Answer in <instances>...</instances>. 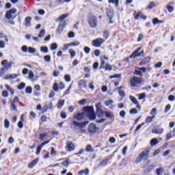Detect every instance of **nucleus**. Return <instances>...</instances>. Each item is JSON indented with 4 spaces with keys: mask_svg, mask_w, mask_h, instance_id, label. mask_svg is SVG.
Here are the masks:
<instances>
[{
    "mask_svg": "<svg viewBox=\"0 0 175 175\" xmlns=\"http://www.w3.org/2000/svg\"><path fill=\"white\" fill-rule=\"evenodd\" d=\"M150 151L151 148L150 147L146 148L142 151L135 160V163H140L142 161H147L150 158Z\"/></svg>",
    "mask_w": 175,
    "mask_h": 175,
    "instance_id": "f257e3e1",
    "label": "nucleus"
},
{
    "mask_svg": "<svg viewBox=\"0 0 175 175\" xmlns=\"http://www.w3.org/2000/svg\"><path fill=\"white\" fill-rule=\"evenodd\" d=\"M72 124L75 129L76 130L79 129V131H77V133H84L85 132V130L83 129L87 126V125L88 124V122H79L76 120H73L72 122Z\"/></svg>",
    "mask_w": 175,
    "mask_h": 175,
    "instance_id": "f03ea898",
    "label": "nucleus"
},
{
    "mask_svg": "<svg viewBox=\"0 0 175 175\" xmlns=\"http://www.w3.org/2000/svg\"><path fill=\"white\" fill-rule=\"evenodd\" d=\"M143 81V79L137 77H133L130 80L131 86L133 88H136L140 85V83Z\"/></svg>",
    "mask_w": 175,
    "mask_h": 175,
    "instance_id": "7ed1b4c3",
    "label": "nucleus"
},
{
    "mask_svg": "<svg viewBox=\"0 0 175 175\" xmlns=\"http://www.w3.org/2000/svg\"><path fill=\"white\" fill-rule=\"evenodd\" d=\"M88 23L92 28H96L98 25V18L95 16H92L88 19Z\"/></svg>",
    "mask_w": 175,
    "mask_h": 175,
    "instance_id": "20e7f679",
    "label": "nucleus"
},
{
    "mask_svg": "<svg viewBox=\"0 0 175 175\" xmlns=\"http://www.w3.org/2000/svg\"><path fill=\"white\" fill-rule=\"evenodd\" d=\"M17 10L16 8H12L5 12V18H7L8 20L12 21L14 20L16 18L15 16H13L12 14H15L16 13Z\"/></svg>",
    "mask_w": 175,
    "mask_h": 175,
    "instance_id": "39448f33",
    "label": "nucleus"
},
{
    "mask_svg": "<svg viewBox=\"0 0 175 175\" xmlns=\"http://www.w3.org/2000/svg\"><path fill=\"white\" fill-rule=\"evenodd\" d=\"M142 48H138L135 50L130 56V58H137L139 57H142V55H144V51H142Z\"/></svg>",
    "mask_w": 175,
    "mask_h": 175,
    "instance_id": "423d86ee",
    "label": "nucleus"
},
{
    "mask_svg": "<svg viewBox=\"0 0 175 175\" xmlns=\"http://www.w3.org/2000/svg\"><path fill=\"white\" fill-rule=\"evenodd\" d=\"M146 72H147V68L144 67H137L135 70L134 75H135V76H140V77H142V76H143V73H146Z\"/></svg>",
    "mask_w": 175,
    "mask_h": 175,
    "instance_id": "0eeeda50",
    "label": "nucleus"
},
{
    "mask_svg": "<svg viewBox=\"0 0 175 175\" xmlns=\"http://www.w3.org/2000/svg\"><path fill=\"white\" fill-rule=\"evenodd\" d=\"M98 114H101L103 116V114H105L106 118H109V120H114V113H113V112H109V111H103V110H100L98 111Z\"/></svg>",
    "mask_w": 175,
    "mask_h": 175,
    "instance_id": "6e6552de",
    "label": "nucleus"
},
{
    "mask_svg": "<svg viewBox=\"0 0 175 175\" xmlns=\"http://www.w3.org/2000/svg\"><path fill=\"white\" fill-rule=\"evenodd\" d=\"M88 131L89 133L94 134L96 133V132L99 131V129L96 126V125H95V124L92 123L88 126Z\"/></svg>",
    "mask_w": 175,
    "mask_h": 175,
    "instance_id": "1a4fd4ad",
    "label": "nucleus"
},
{
    "mask_svg": "<svg viewBox=\"0 0 175 175\" xmlns=\"http://www.w3.org/2000/svg\"><path fill=\"white\" fill-rule=\"evenodd\" d=\"M163 132V128H161L159 126H156L152 129V133H154V135H162Z\"/></svg>",
    "mask_w": 175,
    "mask_h": 175,
    "instance_id": "9d476101",
    "label": "nucleus"
},
{
    "mask_svg": "<svg viewBox=\"0 0 175 175\" xmlns=\"http://www.w3.org/2000/svg\"><path fill=\"white\" fill-rule=\"evenodd\" d=\"M105 43V40L102 38H97L92 41V46L94 47H100Z\"/></svg>",
    "mask_w": 175,
    "mask_h": 175,
    "instance_id": "9b49d317",
    "label": "nucleus"
},
{
    "mask_svg": "<svg viewBox=\"0 0 175 175\" xmlns=\"http://www.w3.org/2000/svg\"><path fill=\"white\" fill-rule=\"evenodd\" d=\"M65 27H66V21H63L60 23L57 30V33H59V35H61V33L64 32Z\"/></svg>",
    "mask_w": 175,
    "mask_h": 175,
    "instance_id": "f8f14e48",
    "label": "nucleus"
},
{
    "mask_svg": "<svg viewBox=\"0 0 175 175\" xmlns=\"http://www.w3.org/2000/svg\"><path fill=\"white\" fill-rule=\"evenodd\" d=\"M73 118L74 120H77V121H81V120L84 119V113H74Z\"/></svg>",
    "mask_w": 175,
    "mask_h": 175,
    "instance_id": "ddd939ff",
    "label": "nucleus"
},
{
    "mask_svg": "<svg viewBox=\"0 0 175 175\" xmlns=\"http://www.w3.org/2000/svg\"><path fill=\"white\" fill-rule=\"evenodd\" d=\"M75 147V144L72 142H68L66 146V150L68 152L74 151Z\"/></svg>",
    "mask_w": 175,
    "mask_h": 175,
    "instance_id": "4468645a",
    "label": "nucleus"
},
{
    "mask_svg": "<svg viewBox=\"0 0 175 175\" xmlns=\"http://www.w3.org/2000/svg\"><path fill=\"white\" fill-rule=\"evenodd\" d=\"M78 85L79 88H84L85 90H87V81L85 80H79L78 82Z\"/></svg>",
    "mask_w": 175,
    "mask_h": 175,
    "instance_id": "2eb2a0df",
    "label": "nucleus"
},
{
    "mask_svg": "<svg viewBox=\"0 0 175 175\" xmlns=\"http://www.w3.org/2000/svg\"><path fill=\"white\" fill-rule=\"evenodd\" d=\"M83 111L88 113V116L94 113V108L92 107H84Z\"/></svg>",
    "mask_w": 175,
    "mask_h": 175,
    "instance_id": "dca6fc26",
    "label": "nucleus"
},
{
    "mask_svg": "<svg viewBox=\"0 0 175 175\" xmlns=\"http://www.w3.org/2000/svg\"><path fill=\"white\" fill-rule=\"evenodd\" d=\"M38 162H39V159H36L31 163H29L28 167L29 169H32L36 165H38Z\"/></svg>",
    "mask_w": 175,
    "mask_h": 175,
    "instance_id": "f3484780",
    "label": "nucleus"
},
{
    "mask_svg": "<svg viewBox=\"0 0 175 175\" xmlns=\"http://www.w3.org/2000/svg\"><path fill=\"white\" fill-rule=\"evenodd\" d=\"M69 16V14H62V16H60L57 20L56 21H59L60 23H64V20H65V18H66V17H68Z\"/></svg>",
    "mask_w": 175,
    "mask_h": 175,
    "instance_id": "a211bd4d",
    "label": "nucleus"
},
{
    "mask_svg": "<svg viewBox=\"0 0 175 175\" xmlns=\"http://www.w3.org/2000/svg\"><path fill=\"white\" fill-rule=\"evenodd\" d=\"M31 21H32V18L31 16H27L25 18V27L29 28V27H31Z\"/></svg>",
    "mask_w": 175,
    "mask_h": 175,
    "instance_id": "6ab92c4d",
    "label": "nucleus"
},
{
    "mask_svg": "<svg viewBox=\"0 0 175 175\" xmlns=\"http://www.w3.org/2000/svg\"><path fill=\"white\" fill-rule=\"evenodd\" d=\"M107 15L108 16L109 18H113L114 16V11L111 9L107 10Z\"/></svg>",
    "mask_w": 175,
    "mask_h": 175,
    "instance_id": "aec40b11",
    "label": "nucleus"
},
{
    "mask_svg": "<svg viewBox=\"0 0 175 175\" xmlns=\"http://www.w3.org/2000/svg\"><path fill=\"white\" fill-rule=\"evenodd\" d=\"M159 142L158 141V139L157 138H153L150 140V144L152 147H155L157 144H158Z\"/></svg>",
    "mask_w": 175,
    "mask_h": 175,
    "instance_id": "412c9836",
    "label": "nucleus"
},
{
    "mask_svg": "<svg viewBox=\"0 0 175 175\" xmlns=\"http://www.w3.org/2000/svg\"><path fill=\"white\" fill-rule=\"evenodd\" d=\"M89 175L90 174V170L86 168L85 170H82L78 172V175Z\"/></svg>",
    "mask_w": 175,
    "mask_h": 175,
    "instance_id": "4be33fe9",
    "label": "nucleus"
},
{
    "mask_svg": "<svg viewBox=\"0 0 175 175\" xmlns=\"http://www.w3.org/2000/svg\"><path fill=\"white\" fill-rule=\"evenodd\" d=\"M148 62H150V57H146L139 63V66H144V65L148 64Z\"/></svg>",
    "mask_w": 175,
    "mask_h": 175,
    "instance_id": "5701e85b",
    "label": "nucleus"
},
{
    "mask_svg": "<svg viewBox=\"0 0 175 175\" xmlns=\"http://www.w3.org/2000/svg\"><path fill=\"white\" fill-rule=\"evenodd\" d=\"M40 51L41 53H44V54H47L49 53V48L47 46H42L40 47Z\"/></svg>",
    "mask_w": 175,
    "mask_h": 175,
    "instance_id": "b1692460",
    "label": "nucleus"
},
{
    "mask_svg": "<svg viewBox=\"0 0 175 175\" xmlns=\"http://www.w3.org/2000/svg\"><path fill=\"white\" fill-rule=\"evenodd\" d=\"M88 117L90 121H94L96 118V116L94 112L88 115Z\"/></svg>",
    "mask_w": 175,
    "mask_h": 175,
    "instance_id": "393cba45",
    "label": "nucleus"
},
{
    "mask_svg": "<svg viewBox=\"0 0 175 175\" xmlns=\"http://www.w3.org/2000/svg\"><path fill=\"white\" fill-rule=\"evenodd\" d=\"M68 52L70 53V58H75V57H76V51H74L73 49H70Z\"/></svg>",
    "mask_w": 175,
    "mask_h": 175,
    "instance_id": "a878e982",
    "label": "nucleus"
},
{
    "mask_svg": "<svg viewBox=\"0 0 175 175\" xmlns=\"http://www.w3.org/2000/svg\"><path fill=\"white\" fill-rule=\"evenodd\" d=\"M85 152H94V148H92V146H91V145L86 146Z\"/></svg>",
    "mask_w": 175,
    "mask_h": 175,
    "instance_id": "bb28decb",
    "label": "nucleus"
},
{
    "mask_svg": "<svg viewBox=\"0 0 175 175\" xmlns=\"http://www.w3.org/2000/svg\"><path fill=\"white\" fill-rule=\"evenodd\" d=\"M109 162L108 159L103 160L100 163L98 164V167H100V166H106Z\"/></svg>",
    "mask_w": 175,
    "mask_h": 175,
    "instance_id": "cd10ccee",
    "label": "nucleus"
},
{
    "mask_svg": "<svg viewBox=\"0 0 175 175\" xmlns=\"http://www.w3.org/2000/svg\"><path fill=\"white\" fill-rule=\"evenodd\" d=\"M154 118H155V116H148L146 119V124H150V122H152V120H154Z\"/></svg>",
    "mask_w": 175,
    "mask_h": 175,
    "instance_id": "c85d7f7f",
    "label": "nucleus"
},
{
    "mask_svg": "<svg viewBox=\"0 0 175 175\" xmlns=\"http://www.w3.org/2000/svg\"><path fill=\"white\" fill-rule=\"evenodd\" d=\"M70 47H76L77 46H80V42L79 41H74L72 42H70Z\"/></svg>",
    "mask_w": 175,
    "mask_h": 175,
    "instance_id": "c756f323",
    "label": "nucleus"
},
{
    "mask_svg": "<svg viewBox=\"0 0 175 175\" xmlns=\"http://www.w3.org/2000/svg\"><path fill=\"white\" fill-rule=\"evenodd\" d=\"M65 105V100H59L58 102L57 109H62V106Z\"/></svg>",
    "mask_w": 175,
    "mask_h": 175,
    "instance_id": "7c9ffc66",
    "label": "nucleus"
},
{
    "mask_svg": "<svg viewBox=\"0 0 175 175\" xmlns=\"http://www.w3.org/2000/svg\"><path fill=\"white\" fill-rule=\"evenodd\" d=\"M129 99L134 103V105H137L139 103V101H137V99H136L135 96H130Z\"/></svg>",
    "mask_w": 175,
    "mask_h": 175,
    "instance_id": "2f4dec72",
    "label": "nucleus"
},
{
    "mask_svg": "<svg viewBox=\"0 0 175 175\" xmlns=\"http://www.w3.org/2000/svg\"><path fill=\"white\" fill-rule=\"evenodd\" d=\"M156 174L157 175H162L163 174V168L159 167L156 170Z\"/></svg>",
    "mask_w": 175,
    "mask_h": 175,
    "instance_id": "473e14b6",
    "label": "nucleus"
},
{
    "mask_svg": "<svg viewBox=\"0 0 175 175\" xmlns=\"http://www.w3.org/2000/svg\"><path fill=\"white\" fill-rule=\"evenodd\" d=\"M143 99H146V93L138 94V100H143Z\"/></svg>",
    "mask_w": 175,
    "mask_h": 175,
    "instance_id": "72a5a7b5",
    "label": "nucleus"
},
{
    "mask_svg": "<svg viewBox=\"0 0 175 175\" xmlns=\"http://www.w3.org/2000/svg\"><path fill=\"white\" fill-rule=\"evenodd\" d=\"M66 161H63L62 163H61V165H62L63 166H66L68 167L69 166V165H70V163H69V159L66 158L65 159Z\"/></svg>",
    "mask_w": 175,
    "mask_h": 175,
    "instance_id": "f704fd0d",
    "label": "nucleus"
},
{
    "mask_svg": "<svg viewBox=\"0 0 175 175\" xmlns=\"http://www.w3.org/2000/svg\"><path fill=\"white\" fill-rule=\"evenodd\" d=\"M9 126H10V122L7 119L4 120V127L5 129H9Z\"/></svg>",
    "mask_w": 175,
    "mask_h": 175,
    "instance_id": "c9c22d12",
    "label": "nucleus"
},
{
    "mask_svg": "<svg viewBox=\"0 0 175 175\" xmlns=\"http://www.w3.org/2000/svg\"><path fill=\"white\" fill-rule=\"evenodd\" d=\"M166 8L167 10V12H169V13H172V12L174 10V8H173V6L170 5H167Z\"/></svg>",
    "mask_w": 175,
    "mask_h": 175,
    "instance_id": "e433bc0d",
    "label": "nucleus"
},
{
    "mask_svg": "<svg viewBox=\"0 0 175 175\" xmlns=\"http://www.w3.org/2000/svg\"><path fill=\"white\" fill-rule=\"evenodd\" d=\"M64 79L66 81V83H70V81H72V78L70 77V75H65Z\"/></svg>",
    "mask_w": 175,
    "mask_h": 175,
    "instance_id": "4c0bfd02",
    "label": "nucleus"
},
{
    "mask_svg": "<svg viewBox=\"0 0 175 175\" xmlns=\"http://www.w3.org/2000/svg\"><path fill=\"white\" fill-rule=\"evenodd\" d=\"M13 62H10L7 65L5 66V69L8 70V69H10L12 66H13Z\"/></svg>",
    "mask_w": 175,
    "mask_h": 175,
    "instance_id": "58836bf2",
    "label": "nucleus"
},
{
    "mask_svg": "<svg viewBox=\"0 0 175 175\" xmlns=\"http://www.w3.org/2000/svg\"><path fill=\"white\" fill-rule=\"evenodd\" d=\"M25 88V83H21L18 86V90H19L20 91L24 90Z\"/></svg>",
    "mask_w": 175,
    "mask_h": 175,
    "instance_id": "ea45409f",
    "label": "nucleus"
},
{
    "mask_svg": "<svg viewBox=\"0 0 175 175\" xmlns=\"http://www.w3.org/2000/svg\"><path fill=\"white\" fill-rule=\"evenodd\" d=\"M46 35V30L42 29L40 31L38 34V38H43Z\"/></svg>",
    "mask_w": 175,
    "mask_h": 175,
    "instance_id": "a19ab883",
    "label": "nucleus"
},
{
    "mask_svg": "<svg viewBox=\"0 0 175 175\" xmlns=\"http://www.w3.org/2000/svg\"><path fill=\"white\" fill-rule=\"evenodd\" d=\"M57 49H58V44H57V43L51 44V50L54 51V50H57Z\"/></svg>",
    "mask_w": 175,
    "mask_h": 175,
    "instance_id": "79ce46f5",
    "label": "nucleus"
},
{
    "mask_svg": "<svg viewBox=\"0 0 175 175\" xmlns=\"http://www.w3.org/2000/svg\"><path fill=\"white\" fill-rule=\"evenodd\" d=\"M28 51L30 54H35V53H36V49L30 46L28 48Z\"/></svg>",
    "mask_w": 175,
    "mask_h": 175,
    "instance_id": "37998d69",
    "label": "nucleus"
},
{
    "mask_svg": "<svg viewBox=\"0 0 175 175\" xmlns=\"http://www.w3.org/2000/svg\"><path fill=\"white\" fill-rule=\"evenodd\" d=\"M157 108H153L151 111H150V116H157Z\"/></svg>",
    "mask_w": 175,
    "mask_h": 175,
    "instance_id": "c03bdc74",
    "label": "nucleus"
},
{
    "mask_svg": "<svg viewBox=\"0 0 175 175\" xmlns=\"http://www.w3.org/2000/svg\"><path fill=\"white\" fill-rule=\"evenodd\" d=\"M104 68L105 69V70H113V68L109 64H107L105 66H104Z\"/></svg>",
    "mask_w": 175,
    "mask_h": 175,
    "instance_id": "a18cd8bd",
    "label": "nucleus"
},
{
    "mask_svg": "<svg viewBox=\"0 0 175 175\" xmlns=\"http://www.w3.org/2000/svg\"><path fill=\"white\" fill-rule=\"evenodd\" d=\"M106 64V62L105 60L101 59L100 60V66L99 67V69H105V64Z\"/></svg>",
    "mask_w": 175,
    "mask_h": 175,
    "instance_id": "49530a36",
    "label": "nucleus"
},
{
    "mask_svg": "<svg viewBox=\"0 0 175 175\" xmlns=\"http://www.w3.org/2000/svg\"><path fill=\"white\" fill-rule=\"evenodd\" d=\"M53 89L55 91V92H57L58 90H59V88H58V83H55L53 86Z\"/></svg>",
    "mask_w": 175,
    "mask_h": 175,
    "instance_id": "de8ad7c7",
    "label": "nucleus"
},
{
    "mask_svg": "<svg viewBox=\"0 0 175 175\" xmlns=\"http://www.w3.org/2000/svg\"><path fill=\"white\" fill-rule=\"evenodd\" d=\"M83 51L85 53V54H90V52L91 51V49L88 46H85L83 48Z\"/></svg>",
    "mask_w": 175,
    "mask_h": 175,
    "instance_id": "09e8293b",
    "label": "nucleus"
},
{
    "mask_svg": "<svg viewBox=\"0 0 175 175\" xmlns=\"http://www.w3.org/2000/svg\"><path fill=\"white\" fill-rule=\"evenodd\" d=\"M45 62H50L51 61V57L50 55H46L44 57Z\"/></svg>",
    "mask_w": 175,
    "mask_h": 175,
    "instance_id": "8fccbe9b",
    "label": "nucleus"
},
{
    "mask_svg": "<svg viewBox=\"0 0 175 175\" xmlns=\"http://www.w3.org/2000/svg\"><path fill=\"white\" fill-rule=\"evenodd\" d=\"M26 94H32V88L27 87L25 89Z\"/></svg>",
    "mask_w": 175,
    "mask_h": 175,
    "instance_id": "3c124183",
    "label": "nucleus"
},
{
    "mask_svg": "<svg viewBox=\"0 0 175 175\" xmlns=\"http://www.w3.org/2000/svg\"><path fill=\"white\" fill-rule=\"evenodd\" d=\"M154 6H155V2L152 1V2L150 3V4H149V5L148 6L147 8L151 10V9H152Z\"/></svg>",
    "mask_w": 175,
    "mask_h": 175,
    "instance_id": "603ef678",
    "label": "nucleus"
},
{
    "mask_svg": "<svg viewBox=\"0 0 175 175\" xmlns=\"http://www.w3.org/2000/svg\"><path fill=\"white\" fill-rule=\"evenodd\" d=\"M113 100L109 99V100L105 101V106H110V105H113Z\"/></svg>",
    "mask_w": 175,
    "mask_h": 175,
    "instance_id": "864d4df0",
    "label": "nucleus"
},
{
    "mask_svg": "<svg viewBox=\"0 0 175 175\" xmlns=\"http://www.w3.org/2000/svg\"><path fill=\"white\" fill-rule=\"evenodd\" d=\"M46 136H47V133L40 134L39 137L40 140H42V141L44 140V138L46 137Z\"/></svg>",
    "mask_w": 175,
    "mask_h": 175,
    "instance_id": "5fc2aeb1",
    "label": "nucleus"
},
{
    "mask_svg": "<svg viewBox=\"0 0 175 175\" xmlns=\"http://www.w3.org/2000/svg\"><path fill=\"white\" fill-rule=\"evenodd\" d=\"M2 96H3V98H8V96H9V93L8 92V91L6 90H3L2 92Z\"/></svg>",
    "mask_w": 175,
    "mask_h": 175,
    "instance_id": "6e6d98bb",
    "label": "nucleus"
},
{
    "mask_svg": "<svg viewBox=\"0 0 175 175\" xmlns=\"http://www.w3.org/2000/svg\"><path fill=\"white\" fill-rule=\"evenodd\" d=\"M5 73H6V69L5 68H1L0 69V77L3 76V75H5Z\"/></svg>",
    "mask_w": 175,
    "mask_h": 175,
    "instance_id": "4d7b16f0",
    "label": "nucleus"
},
{
    "mask_svg": "<svg viewBox=\"0 0 175 175\" xmlns=\"http://www.w3.org/2000/svg\"><path fill=\"white\" fill-rule=\"evenodd\" d=\"M159 23H161V21L157 18H154L152 21L153 25H157V24H159Z\"/></svg>",
    "mask_w": 175,
    "mask_h": 175,
    "instance_id": "13d9d810",
    "label": "nucleus"
},
{
    "mask_svg": "<svg viewBox=\"0 0 175 175\" xmlns=\"http://www.w3.org/2000/svg\"><path fill=\"white\" fill-rule=\"evenodd\" d=\"M168 100H170V102H174L175 100V96L173 95H170L168 96Z\"/></svg>",
    "mask_w": 175,
    "mask_h": 175,
    "instance_id": "bf43d9fd",
    "label": "nucleus"
},
{
    "mask_svg": "<svg viewBox=\"0 0 175 175\" xmlns=\"http://www.w3.org/2000/svg\"><path fill=\"white\" fill-rule=\"evenodd\" d=\"M118 94L122 98H125V92L122 90H119Z\"/></svg>",
    "mask_w": 175,
    "mask_h": 175,
    "instance_id": "052dcab7",
    "label": "nucleus"
},
{
    "mask_svg": "<svg viewBox=\"0 0 175 175\" xmlns=\"http://www.w3.org/2000/svg\"><path fill=\"white\" fill-rule=\"evenodd\" d=\"M17 77H18V75H17V74H14L9 75L8 79H17Z\"/></svg>",
    "mask_w": 175,
    "mask_h": 175,
    "instance_id": "680f3d73",
    "label": "nucleus"
},
{
    "mask_svg": "<svg viewBox=\"0 0 175 175\" xmlns=\"http://www.w3.org/2000/svg\"><path fill=\"white\" fill-rule=\"evenodd\" d=\"M130 114H137V111L136 109H131L129 111Z\"/></svg>",
    "mask_w": 175,
    "mask_h": 175,
    "instance_id": "e2e57ef3",
    "label": "nucleus"
},
{
    "mask_svg": "<svg viewBox=\"0 0 175 175\" xmlns=\"http://www.w3.org/2000/svg\"><path fill=\"white\" fill-rule=\"evenodd\" d=\"M120 166H126V160H125V159L122 160Z\"/></svg>",
    "mask_w": 175,
    "mask_h": 175,
    "instance_id": "0e129e2a",
    "label": "nucleus"
},
{
    "mask_svg": "<svg viewBox=\"0 0 175 175\" xmlns=\"http://www.w3.org/2000/svg\"><path fill=\"white\" fill-rule=\"evenodd\" d=\"M103 38H105V39H107L109 38V31H104Z\"/></svg>",
    "mask_w": 175,
    "mask_h": 175,
    "instance_id": "69168bd1",
    "label": "nucleus"
},
{
    "mask_svg": "<svg viewBox=\"0 0 175 175\" xmlns=\"http://www.w3.org/2000/svg\"><path fill=\"white\" fill-rule=\"evenodd\" d=\"M59 76V71L54 70L53 71V77H58Z\"/></svg>",
    "mask_w": 175,
    "mask_h": 175,
    "instance_id": "338daca9",
    "label": "nucleus"
},
{
    "mask_svg": "<svg viewBox=\"0 0 175 175\" xmlns=\"http://www.w3.org/2000/svg\"><path fill=\"white\" fill-rule=\"evenodd\" d=\"M5 44L3 40H0V49H5Z\"/></svg>",
    "mask_w": 175,
    "mask_h": 175,
    "instance_id": "774afa93",
    "label": "nucleus"
}]
</instances>
